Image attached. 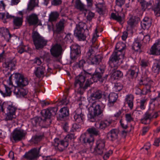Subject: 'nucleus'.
<instances>
[{
	"label": "nucleus",
	"mask_w": 160,
	"mask_h": 160,
	"mask_svg": "<svg viewBox=\"0 0 160 160\" xmlns=\"http://www.w3.org/2000/svg\"><path fill=\"white\" fill-rule=\"evenodd\" d=\"M122 44L117 43L116 46V50L113 52L110 57L108 64L109 66L113 69H117L119 65L120 59L123 57V54L122 51L125 49L124 47L122 46Z\"/></svg>",
	"instance_id": "f257e3e1"
},
{
	"label": "nucleus",
	"mask_w": 160,
	"mask_h": 160,
	"mask_svg": "<svg viewBox=\"0 0 160 160\" xmlns=\"http://www.w3.org/2000/svg\"><path fill=\"white\" fill-rule=\"evenodd\" d=\"M87 131L89 133L82 135L80 137V140L84 143L85 144L88 143L91 145L94 141V138L92 135H90V134L98 136L99 135L100 133L97 129L94 127L89 128L87 129Z\"/></svg>",
	"instance_id": "f03ea898"
},
{
	"label": "nucleus",
	"mask_w": 160,
	"mask_h": 160,
	"mask_svg": "<svg viewBox=\"0 0 160 160\" xmlns=\"http://www.w3.org/2000/svg\"><path fill=\"white\" fill-rule=\"evenodd\" d=\"M86 57L89 64L92 65H98L101 62L103 58L102 54L95 55L94 50L92 48H89L88 51L87 53Z\"/></svg>",
	"instance_id": "7ed1b4c3"
},
{
	"label": "nucleus",
	"mask_w": 160,
	"mask_h": 160,
	"mask_svg": "<svg viewBox=\"0 0 160 160\" xmlns=\"http://www.w3.org/2000/svg\"><path fill=\"white\" fill-rule=\"evenodd\" d=\"M87 77H89V76H86L84 73L83 75L80 74L76 77L74 83V87L77 88L78 87L79 88H81L83 90L86 89L92 83V82L88 79L86 81L84 85H83V83L85 81V78Z\"/></svg>",
	"instance_id": "20e7f679"
},
{
	"label": "nucleus",
	"mask_w": 160,
	"mask_h": 160,
	"mask_svg": "<svg viewBox=\"0 0 160 160\" xmlns=\"http://www.w3.org/2000/svg\"><path fill=\"white\" fill-rule=\"evenodd\" d=\"M88 31L86 23L83 22H80L76 25L74 35L79 41H84L86 39V36L84 33Z\"/></svg>",
	"instance_id": "39448f33"
},
{
	"label": "nucleus",
	"mask_w": 160,
	"mask_h": 160,
	"mask_svg": "<svg viewBox=\"0 0 160 160\" xmlns=\"http://www.w3.org/2000/svg\"><path fill=\"white\" fill-rule=\"evenodd\" d=\"M32 37L36 49H41L46 45L47 41L37 32H33Z\"/></svg>",
	"instance_id": "423d86ee"
},
{
	"label": "nucleus",
	"mask_w": 160,
	"mask_h": 160,
	"mask_svg": "<svg viewBox=\"0 0 160 160\" xmlns=\"http://www.w3.org/2000/svg\"><path fill=\"white\" fill-rule=\"evenodd\" d=\"M92 107L93 108V110L89 112L88 117L91 122H94L96 120L95 117L102 113L103 110L100 105H96L95 102L92 103Z\"/></svg>",
	"instance_id": "0eeeda50"
},
{
	"label": "nucleus",
	"mask_w": 160,
	"mask_h": 160,
	"mask_svg": "<svg viewBox=\"0 0 160 160\" xmlns=\"http://www.w3.org/2000/svg\"><path fill=\"white\" fill-rule=\"evenodd\" d=\"M160 114V111H155L149 110L147 111L144 115L143 118L141 120L142 123L147 124L149 123L152 118H157Z\"/></svg>",
	"instance_id": "6e6552de"
},
{
	"label": "nucleus",
	"mask_w": 160,
	"mask_h": 160,
	"mask_svg": "<svg viewBox=\"0 0 160 160\" xmlns=\"http://www.w3.org/2000/svg\"><path fill=\"white\" fill-rule=\"evenodd\" d=\"M106 142V140L104 139L100 138L97 140L94 148V153L97 154L102 155L106 150L105 148Z\"/></svg>",
	"instance_id": "1a4fd4ad"
},
{
	"label": "nucleus",
	"mask_w": 160,
	"mask_h": 160,
	"mask_svg": "<svg viewBox=\"0 0 160 160\" xmlns=\"http://www.w3.org/2000/svg\"><path fill=\"white\" fill-rule=\"evenodd\" d=\"M26 134L27 132L24 130L16 129L14 131L12 137L14 141L16 142L24 139Z\"/></svg>",
	"instance_id": "9d476101"
},
{
	"label": "nucleus",
	"mask_w": 160,
	"mask_h": 160,
	"mask_svg": "<svg viewBox=\"0 0 160 160\" xmlns=\"http://www.w3.org/2000/svg\"><path fill=\"white\" fill-rule=\"evenodd\" d=\"M84 74L86 76H90L91 79H92L94 82H97L98 81L102 83L106 82L108 76V75H106L104 77H102V75L96 73V72L93 74L89 73L86 71H84Z\"/></svg>",
	"instance_id": "9b49d317"
},
{
	"label": "nucleus",
	"mask_w": 160,
	"mask_h": 160,
	"mask_svg": "<svg viewBox=\"0 0 160 160\" xmlns=\"http://www.w3.org/2000/svg\"><path fill=\"white\" fill-rule=\"evenodd\" d=\"M41 148V147L38 149L34 148L31 149L28 152L25 153L24 157L29 160L36 159L39 156V150Z\"/></svg>",
	"instance_id": "f8f14e48"
},
{
	"label": "nucleus",
	"mask_w": 160,
	"mask_h": 160,
	"mask_svg": "<svg viewBox=\"0 0 160 160\" xmlns=\"http://www.w3.org/2000/svg\"><path fill=\"white\" fill-rule=\"evenodd\" d=\"M70 57L72 61L74 62L77 59L78 56L81 53L80 47L76 43H74L70 46Z\"/></svg>",
	"instance_id": "ddd939ff"
},
{
	"label": "nucleus",
	"mask_w": 160,
	"mask_h": 160,
	"mask_svg": "<svg viewBox=\"0 0 160 160\" xmlns=\"http://www.w3.org/2000/svg\"><path fill=\"white\" fill-rule=\"evenodd\" d=\"M15 82L18 87H23L28 84L27 79L24 78L23 76L19 73H16L14 74Z\"/></svg>",
	"instance_id": "4468645a"
},
{
	"label": "nucleus",
	"mask_w": 160,
	"mask_h": 160,
	"mask_svg": "<svg viewBox=\"0 0 160 160\" xmlns=\"http://www.w3.org/2000/svg\"><path fill=\"white\" fill-rule=\"evenodd\" d=\"M51 55L55 58H58L62 55V48L61 45L56 44L52 46L50 50Z\"/></svg>",
	"instance_id": "2eb2a0df"
},
{
	"label": "nucleus",
	"mask_w": 160,
	"mask_h": 160,
	"mask_svg": "<svg viewBox=\"0 0 160 160\" xmlns=\"http://www.w3.org/2000/svg\"><path fill=\"white\" fill-rule=\"evenodd\" d=\"M46 72V65L43 64L41 66L35 67L34 74L37 78L42 79L44 77Z\"/></svg>",
	"instance_id": "dca6fc26"
},
{
	"label": "nucleus",
	"mask_w": 160,
	"mask_h": 160,
	"mask_svg": "<svg viewBox=\"0 0 160 160\" xmlns=\"http://www.w3.org/2000/svg\"><path fill=\"white\" fill-rule=\"evenodd\" d=\"M74 121L78 123H82L84 119V114L80 108L77 109L73 112Z\"/></svg>",
	"instance_id": "f3484780"
},
{
	"label": "nucleus",
	"mask_w": 160,
	"mask_h": 160,
	"mask_svg": "<svg viewBox=\"0 0 160 160\" xmlns=\"http://www.w3.org/2000/svg\"><path fill=\"white\" fill-rule=\"evenodd\" d=\"M119 130L117 129L111 130L107 134V138L112 141L117 140L118 138Z\"/></svg>",
	"instance_id": "a211bd4d"
},
{
	"label": "nucleus",
	"mask_w": 160,
	"mask_h": 160,
	"mask_svg": "<svg viewBox=\"0 0 160 160\" xmlns=\"http://www.w3.org/2000/svg\"><path fill=\"white\" fill-rule=\"evenodd\" d=\"M66 22V21L64 19H62L56 24V29L55 31L56 33L60 34L63 32Z\"/></svg>",
	"instance_id": "6ab92c4d"
},
{
	"label": "nucleus",
	"mask_w": 160,
	"mask_h": 160,
	"mask_svg": "<svg viewBox=\"0 0 160 160\" xmlns=\"http://www.w3.org/2000/svg\"><path fill=\"white\" fill-rule=\"evenodd\" d=\"M74 134H69L67 135L64 138L63 140H62L61 143V145L62 147V148H66L69 145V142L72 139L74 138Z\"/></svg>",
	"instance_id": "aec40b11"
},
{
	"label": "nucleus",
	"mask_w": 160,
	"mask_h": 160,
	"mask_svg": "<svg viewBox=\"0 0 160 160\" xmlns=\"http://www.w3.org/2000/svg\"><path fill=\"white\" fill-rule=\"evenodd\" d=\"M139 69L137 67L132 66L128 70V74L129 77L133 79L136 78L138 74Z\"/></svg>",
	"instance_id": "412c9836"
},
{
	"label": "nucleus",
	"mask_w": 160,
	"mask_h": 160,
	"mask_svg": "<svg viewBox=\"0 0 160 160\" xmlns=\"http://www.w3.org/2000/svg\"><path fill=\"white\" fill-rule=\"evenodd\" d=\"M150 51L152 55H160V39L152 46Z\"/></svg>",
	"instance_id": "4be33fe9"
},
{
	"label": "nucleus",
	"mask_w": 160,
	"mask_h": 160,
	"mask_svg": "<svg viewBox=\"0 0 160 160\" xmlns=\"http://www.w3.org/2000/svg\"><path fill=\"white\" fill-rule=\"evenodd\" d=\"M16 63V60L13 59L6 60L3 64V66L5 68L12 71L15 69Z\"/></svg>",
	"instance_id": "5701e85b"
},
{
	"label": "nucleus",
	"mask_w": 160,
	"mask_h": 160,
	"mask_svg": "<svg viewBox=\"0 0 160 160\" xmlns=\"http://www.w3.org/2000/svg\"><path fill=\"white\" fill-rule=\"evenodd\" d=\"M28 23L30 25H36L38 22L39 20L37 15L35 14H32L27 18Z\"/></svg>",
	"instance_id": "b1692460"
},
{
	"label": "nucleus",
	"mask_w": 160,
	"mask_h": 160,
	"mask_svg": "<svg viewBox=\"0 0 160 160\" xmlns=\"http://www.w3.org/2000/svg\"><path fill=\"white\" fill-rule=\"evenodd\" d=\"M152 20L151 18L145 17L141 22V26L144 29H148L151 26Z\"/></svg>",
	"instance_id": "393cba45"
},
{
	"label": "nucleus",
	"mask_w": 160,
	"mask_h": 160,
	"mask_svg": "<svg viewBox=\"0 0 160 160\" xmlns=\"http://www.w3.org/2000/svg\"><path fill=\"white\" fill-rule=\"evenodd\" d=\"M69 115V110L67 107H63L59 111V113L58 118L60 120H62Z\"/></svg>",
	"instance_id": "a878e982"
},
{
	"label": "nucleus",
	"mask_w": 160,
	"mask_h": 160,
	"mask_svg": "<svg viewBox=\"0 0 160 160\" xmlns=\"http://www.w3.org/2000/svg\"><path fill=\"white\" fill-rule=\"evenodd\" d=\"M140 85H144L146 86V88L148 91H150V88L153 84V82L149 78H147L143 79L141 80L139 82Z\"/></svg>",
	"instance_id": "bb28decb"
},
{
	"label": "nucleus",
	"mask_w": 160,
	"mask_h": 160,
	"mask_svg": "<svg viewBox=\"0 0 160 160\" xmlns=\"http://www.w3.org/2000/svg\"><path fill=\"white\" fill-rule=\"evenodd\" d=\"M118 98L117 94L115 93H111L108 96V106L109 107L113 106L114 103L116 102Z\"/></svg>",
	"instance_id": "cd10ccee"
},
{
	"label": "nucleus",
	"mask_w": 160,
	"mask_h": 160,
	"mask_svg": "<svg viewBox=\"0 0 160 160\" xmlns=\"http://www.w3.org/2000/svg\"><path fill=\"white\" fill-rule=\"evenodd\" d=\"M44 137L43 133L40 134H37L32 137L30 141V143L31 144H35L40 142Z\"/></svg>",
	"instance_id": "c85d7f7f"
},
{
	"label": "nucleus",
	"mask_w": 160,
	"mask_h": 160,
	"mask_svg": "<svg viewBox=\"0 0 160 160\" xmlns=\"http://www.w3.org/2000/svg\"><path fill=\"white\" fill-rule=\"evenodd\" d=\"M99 127L98 128L99 130H104L108 127L111 123V122L107 120H102L98 122Z\"/></svg>",
	"instance_id": "c756f323"
},
{
	"label": "nucleus",
	"mask_w": 160,
	"mask_h": 160,
	"mask_svg": "<svg viewBox=\"0 0 160 160\" xmlns=\"http://www.w3.org/2000/svg\"><path fill=\"white\" fill-rule=\"evenodd\" d=\"M138 0L141 5L142 9L144 11H145L147 8H150L152 6V3L151 1L147 2L145 0Z\"/></svg>",
	"instance_id": "7c9ffc66"
},
{
	"label": "nucleus",
	"mask_w": 160,
	"mask_h": 160,
	"mask_svg": "<svg viewBox=\"0 0 160 160\" xmlns=\"http://www.w3.org/2000/svg\"><path fill=\"white\" fill-rule=\"evenodd\" d=\"M12 92L10 88L7 87L6 85H5L4 88H2L0 87V93L4 97L10 96Z\"/></svg>",
	"instance_id": "2f4dec72"
},
{
	"label": "nucleus",
	"mask_w": 160,
	"mask_h": 160,
	"mask_svg": "<svg viewBox=\"0 0 160 160\" xmlns=\"http://www.w3.org/2000/svg\"><path fill=\"white\" fill-rule=\"evenodd\" d=\"M59 16V13L56 11L51 12L49 15L48 21L50 22H55Z\"/></svg>",
	"instance_id": "473e14b6"
},
{
	"label": "nucleus",
	"mask_w": 160,
	"mask_h": 160,
	"mask_svg": "<svg viewBox=\"0 0 160 160\" xmlns=\"http://www.w3.org/2000/svg\"><path fill=\"white\" fill-rule=\"evenodd\" d=\"M102 91L100 90H98L91 94V98L92 100H95L100 99L102 97Z\"/></svg>",
	"instance_id": "72a5a7b5"
},
{
	"label": "nucleus",
	"mask_w": 160,
	"mask_h": 160,
	"mask_svg": "<svg viewBox=\"0 0 160 160\" xmlns=\"http://www.w3.org/2000/svg\"><path fill=\"white\" fill-rule=\"evenodd\" d=\"M152 70L154 72L159 74L160 71V59L156 60L153 65Z\"/></svg>",
	"instance_id": "f704fd0d"
},
{
	"label": "nucleus",
	"mask_w": 160,
	"mask_h": 160,
	"mask_svg": "<svg viewBox=\"0 0 160 160\" xmlns=\"http://www.w3.org/2000/svg\"><path fill=\"white\" fill-rule=\"evenodd\" d=\"M23 22L22 18L20 17H15L13 18V23L14 26L17 27H14V29H17L21 26L22 25Z\"/></svg>",
	"instance_id": "c9c22d12"
},
{
	"label": "nucleus",
	"mask_w": 160,
	"mask_h": 160,
	"mask_svg": "<svg viewBox=\"0 0 160 160\" xmlns=\"http://www.w3.org/2000/svg\"><path fill=\"white\" fill-rule=\"evenodd\" d=\"M140 18L138 17H133L131 18L127 22L128 24L132 27L137 24Z\"/></svg>",
	"instance_id": "e433bc0d"
},
{
	"label": "nucleus",
	"mask_w": 160,
	"mask_h": 160,
	"mask_svg": "<svg viewBox=\"0 0 160 160\" xmlns=\"http://www.w3.org/2000/svg\"><path fill=\"white\" fill-rule=\"evenodd\" d=\"M157 3L152 8L155 15L157 17L160 16V0H157Z\"/></svg>",
	"instance_id": "4c0bfd02"
},
{
	"label": "nucleus",
	"mask_w": 160,
	"mask_h": 160,
	"mask_svg": "<svg viewBox=\"0 0 160 160\" xmlns=\"http://www.w3.org/2000/svg\"><path fill=\"white\" fill-rule=\"evenodd\" d=\"M38 6V0H30L28 6V10H32L35 7Z\"/></svg>",
	"instance_id": "58836bf2"
},
{
	"label": "nucleus",
	"mask_w": 160,
	"mask_h": 160,
	"mask_svg": "<svg viewBox=\"0 0 160 160\" xmlns=\"http://www.w3.org/2000/svg\"><path fill=\"white\" fill-rule=\"evenodd\" d=\"M97 11L100 14L103 15L106 9L105 7L104 4L99 3L96 5Z\"/></svg>",
	"instance_id": "ea45409f"
},
{
	"label": "nucleus",
	"mask_w": 160,
	"mask_h": 160,
	"mask_svg": "<svg viewBox=\"0 0 160 160\" xmlns=\"http://www.w3.org/2000/svg\"><path fill=\"white\" fill-rule=\"evenodd\" d=\"M123 76L122 72L119 71L117 70L114 72L111 75V77L114 79H118Z\"/></svg>",
	"instance_id": "a19ab883"
},
{
	"label": "nucleus",
	"mask_w": 160,
	"mask_h": 160,
	"mask_svg": "<svg viewBox=\"0 0 160 160\" xmlns=\"http://www.w3.org/2000/svg\"><path fill=\"white\" fill-rule=\"evenodd\" d=\"M111 17L112 19L116 20L120 24L122 23V18L121 16L119 15V14H116L114 13H112L111 14Z\"/></svg>",
	"instance_id": "79ce46f5"
},
{
	"label": "nucleus",
	"mask_w": 160,
	"mask_h": 160,
	"mask_svg": "<svg viewBox=\"0 0 160 160\" xmlns=\"http://www.w3.org/2000/svg\"><path fill=\"white\" fill-rule=\"evenodd\" d=\"M105 69L106 66L104 65H101L97 68L95 72H96V73L99 74L103 76Z\"/></svg>",
	"instance_id": "37998d69"
},
{
	"label": "nucleus",
	"mask_w": 160,
	"mask_h": 160,
	"mask_svg": "<svg viewBox=\"0 0 160 160\" xmlns=\"http://www.w3.org/2000/svg\"><path fill=\"white\" fill-rule=\"evenodd\" d=\"M41 113L42 117L44 118H51L52 116L48 109L42 110L41 112Z\"/></svg>",
	"instance_id": "c03bdc74"
},
{
	"label": "nucleus",
	"mask_w": 160,
	"mask_h": 160,
	"mask_svg": "<svg viewBox=\"0 0 160 160\" xmlns=\"http://www.w3.org/2000/svg\"><path fill=\"white\" fill-rule=\"evenodd\" d=\"M42 118L40 117H36L33 118L32 121V123L33 126H36L37 125H40L42 122Z\"/></svg>",
	"instance_id": "a18cd8bd"
},
{
	"label": "nucleus",
	"mask_w": 160,
	"mask_h": 160,
	"mask_svg": "<svg viewBox=\"0 0 160 160\" xmlns=\"http://www.w3.org/2000/svg\"><path fill=\"white\" fill-rule=\"evenodd\" d=\"M61 141L62 140L60 141L58 138H56L54 140L53 145L55 147H57L59 150L63 151L65 148H62V146L61 145Z\"/></svg>",
	"instance_id": "49530a36"
},
{
	"label": "nucleus",
	"mask_w": 160,
	"mask_h": 160,
	"mask_svg": "<svg viewBox=\"0 0 160 160\" xmlns=\"http://www.w3.org/2000/svg\"><path fill=\"white\" fill-rule=\"evenodd\" d=\"M18 91L17 92V94L20 95V96H22L23 97H25L28 92V91L27 89L22 88L18 89Z\"/></svg>",
	"instance_id": "de8ad7c7"
},
{
	"label": "nucleus",
	"mask_w": 160,
	"mask_h": 160,
	"mask_svg": "<svg viewBox=\"0 0 160 160\" xmlns=\"http://www.w3.org/2000/svg\"><path fill=\"white\" fill-rule=\"evenodd\" d=\"M8 112L12 113V114H15L17 108L12 104L9 105L7 107Z\"/></svg>",
	"instance_id": "09e8293b"
},
{
	"label": "nucleus",
	"mask_w": 160,
	"mask_h": 160,
	"mask_svg": "<svg viewBox=\"0 0 160 160\" xmlns=\"http://www.w3.org/2000/svg\"><path fill=\"white\" fill-rule=\"evenodd\" d=\"M141 44L138 42H135L132 46V49L135 51H138L140 50Z\"/></svg>",
	"instance_id": "8fccbe9b"
},
{
	"label": "nucleus",
	"mask_w": 160,
	"mask_h": 160,
	"mask_svg": "<svg viewBox=\"0 0 160 160\" xmlns=\"http://www.w3.org/2000/svg\"><path fill=\"white\" fill-rule=\"evenodd\" d=\"M146 101V99H143L140 100L139 107L141 110H143L145 109Z\"/></svg>",
	"instance_id": "3c124183"
},
{
	"label": "nucleus",
	"mask_w": 160,
	"mask_h": 160,
	"mask_svg": "<svg viewBox=\"0 0 160 160\" xmlns=\"http://www.w3.org/2000/svg\"><path fill=\"white\" fill-rule=\"evenodd\" d=\"M133 114L131 113H127L125 115V118L126 121L128 122H130L134 120V118L132 117Z\"/></svg>",
	"instance_id": "603ef678"
},
{
	"label": "nucleus",
	"mask_w": 160,
	"mask_h": 160,
	"mask_svg": "<svg viewBox=\"0 0 160 160\" xmlns=\"http://www.w3.org/2000/svg\"><path fill=\"white\" fill-rule=\"evenodd\" d=\"M26 48L28 49V47L24 45L20 46L18 48V52L21 54L24 52H27Z\"/></svg>",
	"instance_id": "864d4df0"
},
{
	"label": "nucleus",
	"mask_w": 160,
	"mask_h": 160,
	"mask_svg": "<svg viewBox=\"0 0 160 160\" xmlns=\"http://www.w3.org/2000/svg\"><path fill=\"white\" fill-rule=\"evenodd\" d=\"M122 88V86L120 83H115L114 89L115 91L117 92L120 91Z\"/></svg>",
	"instance_id": "5fc2aeb1"
},
{
	"label": "nucleus",
	"mask_w": 160,
	"mask_h": 160,
	"mask_svg": "<svg viewBox=\"0 0 160 160\" xmlns=\"http://www.w3.org/2000/svg\"><path fill=\"white\" fill-rule=\"evenodd\" d=\"M50 111V113L51 116H55L56 113L58 110V108L57 107H51L48 108Z\"/></svg>",
	"instance_id": "6e6d98bb"
},
{
	"label": "nucleus",
	"mask_w": 160,
	"mask_h": 160,
	"mask_svg": "<svg viewBox=\"0 0 160 160\" xmlns=\"http://www.w3.org/2000/svg\"><path fill=\"white\" fill-rule=\"evenodd\" d=\"M97 38L96 36L94 35L92 39V44L90 48H92L94 50L96 47L97 46V43H96Z\"/></svg>",
	"instance_id": "4d7b16f0"
},
{
	"label": "nucleus",
	"mask_w": 160,
	"mask_h": 160,
	"mask_svg": "<svg viewBox=\"0 0 160 160\" xmlns=\"http://www.w3.org/2000/svg\"><path fill=\"white\" fill-rule=\"evenodd\" d=\"M76 8L80 11H84L85 10L84 5L81 2L76 3Z\"/></svg>",
	"instance_id": "13d9d810"
},
{
	"label": "nucleus",
	"mask_w": 160,
	"mask_h": 160,
	"mask_svg": "<svg viewBox=\"0 0 160 160\" xmlns=\"http://www.w3.org/2000/svg\"><path fill=\"white\" fill-rule=\"evenodd\" d=\"M126 0H115L116 5L120 8L125 3Z\"/></svg>",
	"instance_id": "bf43d9fd"
},
{
	"label": "nucleus",
	"mask_w": 160,
	"mask_h": 160,
	"mask_svg": "<svg viewBox=\"0 0 160 160\" xmlns=\"http://www.w3.org/2000/svg\"><path fill=\"white\" fill-rule=\"evenodd\" d=\"M15 114H12V113L7 112L6 118V119L7 120H12L13 118H15L14 117L15 116Z\"/></svg>",
	"instance_id": "052dcab7"
},
{
	"label": "nucleus",
	"mask_w": 160,
	"mask_h": 160,
	"mask_svg": "<svg viewBox=\"0 0 160 160\" xmlns=\"http://www.w3.org/2000/svg\"><path fill=\"white\" fill-rule=\"evenodd\" d=\"M42 58L45 59L47 62H49L51 60V57L49 53H45Z\"/></svg>",
	"instance_id": "680f3d73"
},
{
	"label": "nucleus",
	"mask_w": 160,
	"mask_h": 160,
	"mask_svg": "<svg viewBox=\"0 0 160 160\" xmlns=\"http://www.w3.org/2000/svg\"><path fill=\"white\" fill-rule=\"evenodd\" d=\"M62 2V0H52L51 3L53 5L57 6L61 5Z\"/></svg>",
	"instance_id": "e2e57ef3"
},
{
	"label": "nucleus",
	"mask_w": 160,
	"mask_h": 160,
	"mask_svg": "<svg viewBox=\"0 0 160 160\" xmlns=\"http://www.w3.org/2000/svg\"><path fill=\"white\" fill-rule=\"evenodd\" d=\"M85 63V61L84 60L82 59L79 61L77 65V66L78 67L80 68H83L84 64Z\"/></svg>",
	"instance_id": "0e129e2a"
},
{
	"label": "nucleus",
	"mask_w": 160,
	"mask_h": 160,
	"mask_svg": "<svg viewBox=\"0 0 160 160\" xmlns=\"http://www.w3.org/2000/svg\"><path fill=\"white\" fill-rule=\"evenodd\" d=\"M42 122L47 126H49L51 123V120L50 119V118H44L43 119H42Z\"/></svg>",
	"instance_id": "69168bd1"
},
{
	"label": "nucleus",
	"mask_w": 160,
	"mask_h": 160,
	"mask_svg": "<svg viewBox=\"0 0 160 160\" xmlns=\"http://www.w3.org/2000/svg\"><path fill=\"white\" fill-rule=\"evenodd\" d=\"M133 99L134 97L133 95L132 94L128 95L127 96L126 98V102H127L133 101Z\"/></svg>",
	"instance_id": "338daca9"
},
{
	"label": "nucleus",
	"mask_w": 160,
	"mask_h": 160,
	"mask_svg": "<svg viewBox=\"0 0 160 160\" xmlns=\"http://www.w3.org/2000/svg\"><path fill=\"white\" fill-rule=\"evenodd\" d=\"M33 63L37 64L39 66H41L40 65L42 63V62L40 58L36 57L33 60Z\"/></svg>",
	"instance_id": "774afa93"
}]
</instances>
